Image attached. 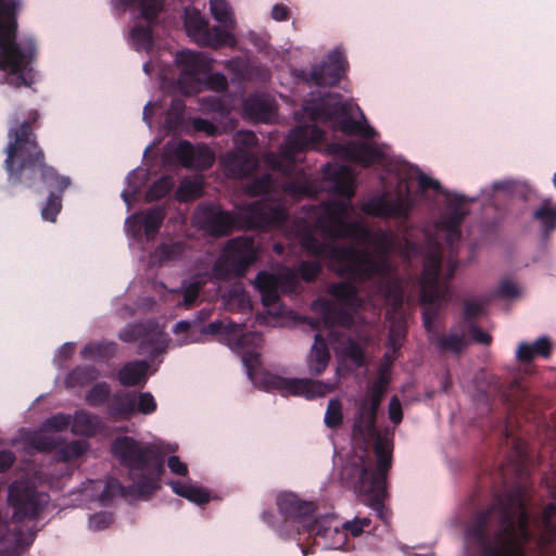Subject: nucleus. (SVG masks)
Segmentation results:
<instances>
[{
  "label": "nucleus",
  "mask_w": 556,
  "mask_h": 556,
  "mask_svg": "<svg viewBox=\"0 0 556 556\" xmlns=\"http://www.w3.org/2000/svg\"><path fill=\"white\" fill-rule=\"evenodd\" d=\"M352 206L345 202L309 208L295 225L294 235L313 255L329 258L330 267L354 282L383 276L384 254L392 249L391 233H370L351 222Z\"/></svg>",
  "instance_id": "1"
},
{
  "label": "nucleus",
  "mask_w": 556,
  "mask_h": 556,
  "mask_svg": "<svg viewBox=\"0 0 556 556\" xmlns=\"http://www.w3.org/2000/svg\"><path fill=\"white\" fill-rule=\"evenodd\" d=\"M9 136L13 141L8 144L4 166L10 176L15 175L18 179L24 170L38 168L48 187L62 191L70 186L67 177L60 176L45 163V154L33 138L31 128L27 122L11 129Z\"/></svg>",
  "instance_id": "2"
},
{
  "label": "nucleus",
  "mask_w": 556,
  "mask_h": 556,
  "mask_svg": "<svg viewBox=\"0 0 556 556\" xmlns=\"http://www.w3.org/2000/svg\"><path fill=\"white\" fill-rule=\"evenodd\" d=\"M21 3L17 0H0V70H10V84L20 87L33 83V49L23 51L16 43V12Z\"/></svg>",
  "instance_id": "3"
},
{
  "label": "nucleus",
  "mask_w": 556,
  "mask_h": 556,
  "mask_svg": "<svg viewBox=\"0 0 556 556\" xmlns=\"http://www.w3.org/2000/svg\"><path fill=\"white\" fill-rule=\"evenodd\" d=\"M235 220L230 214L224 211L207 208L198 213V219L204 224L214 236L227 235L235 226L254 228L279 224L286 216L285 208L274 206L267 202H255L238 214Z\"/></svg>",
  "instance_id": "4"
},
{
  "label": "nucleus",
  "mask_w": 556,
  "mask_h": 556,
  "mask_svg": "<svg viewBox=\"0 0 556 556\" xmlns=\"http://www.w3.org/2000/svg\"><path fill=\"white\" fill-rule=\"evenodd\" d=\"M374 453L377 458V468L359 457L356 464L359 467V478L355 491L363 496V503L378 511L383 518L382 502L386 496L387 472L392 464V443L387 437H377L374 443Z\"/></svg>",
  "instance_id": "5"
},
{
  "label": "nucleus",
  "mask_w": 556,
  "mask_h": 556,
  "mask_svg": "<svg viewBox=\"0 0 556 556\" xmlns=\"http://www.w3.org/2000/svg\"><path fill=\"white\" fill-rule=\"evenodd\" d=\"M112 451L121 464L130 469L131 479L138 491L155 488V482L163 471V462L153 447L142 446L136 440L124 437L114 442Z\"/></svg>",
  "instance_id": "6"
},
{
  "label": "nucleus",
  "mask_w": 556,
  "mask_h": 556,
  "mask_svg": "<svg viewBox=\"0 0 556 556\" xmlns=\"http://www.w3.org/2000/svg\"><path fill=\"white\" fill-rule=\"evenodd\" d=\"M527 517L521 507L514 515L505 514L502 530L492 543L483 546L482 556H523L522 545L528 540Z\"/></svg>",
  "instance_id": "7"
},
{
  "label": "nucleus",
  "mask_w": 556,
  "mask_h": 556,
  "mask_svg": "<svg viewBox=\"0 0 556 556\" xmlns=\"http://www.w3.org/2000/svg\"><path fill=\"white\" fill-rule=\"evenodd\" d=\"M440 254L437 249L429 252L425 258L421 276V304L425 309V324L429 326L430 315L434 308L440 307L447 301L448 288L438 281Z\"/></svg>",
  "instance_id": "8"
},
{
  "label": "nucleus",
  "mask_w": 556,
  "mask_h": 556,
  "mask_svg": "<svg viewBox=\"0 0 556 556\" xmlns=\"http://www.w3.org/2000/svg\"><path fill=\"white\" fill-rule=\"evenodd\" d=\"M296 282L295 273L289 268H278L273 273L262 271L255 278V286L261 293L262 302L269 314L282 315L280 312L279 295L290 292Z\"/></svg>",
  "instance_id": "9"
},
{
  "label": "nucleus",
  "mask_w": 556,
  "mask_h": 556,
  "mask_svg": "<svg viewBox=\"0 0 556 556\" xmlns=\"http://www.w3.org/2000/svg\"><path fill=\"white\" fill-rule=\"evenodd\" d=\"M339 376V369L337 370ZM340 379L337 377L333 381H321L313 379H288L280 376L266 374L264 384L266 388L278 390L283 395L304 396L306 399H314L325 396L339 387Z\"/></svg>",
  "instance_id": "10"
},
{
  "label": "nucleus",
  "mask_w": 556,
  "mask_h": 556,
  "mask_svg": "<svg viewBox=\"0 0 556 556\" xmlns=\"http://www.w3.org/2000/svg\"><path fill=\"white\" fill-rule=\"evenodd\" d=\"M323 139V132L315 125L298 126L289 134L285 146L282 147L280 160L277 161L274 155H267L266 162L274 168L287 172L294 162V155Z\"/></svg>",
  "instance_id": "11"
},
{
  "label": "nucleus",
  "mask_w": 556,
  "mask_h": 556,
  "mask_svg": "<svg viewBox=\"0 0 556 556\" xmlns=\"http://www.w3.org/2000/svg\"><path fill=\"white\" fill-rule=\"evenodd\" d=\"M185 27L189 37L195 42L204 46L218 48L232 46L236 40L231 33L219 27L210 29L208 22L195 8H187L185 11Z\"/></svg>",
  "instance_id": "12"
},
{
  "label": "nucleus",
  "mask_w": 556,
  "mask_h": 556,
  "mask_svg": "<svg viewBox=\"0 0 556 556\" xmlns=\"http://www.w3.org/2000/svg\"><path fill=\"white\" fill-rule=\"evenodd\" d=\"M257 256V247L251 238H237L229 241L218 260L215 270L226 267L229 271L241 276Z\"/></svg>",
  "instance_id": "13"
},
{
  "label": "nucleus",
  "mask_w": 556,
  "mask_h": 556,
  "mask_svg": "<svg viewBox=\"0 0 556 556\" xmlns=\"http://www.w3.org/2000/svg\"><path fill=\"white\" fill-rule=\"evenodd\" d=\"M9 502L14 507L13 517L17 520L34 517L48 503L46 493H37L23 482H15L9 491Z\"/></svg>",
  "instance_id": "14"
},
{
  "label": "nucleus",
  "mask_w": 556,
  "mask_h": 556,
  "mask_svg": "<svg viewBox=\"0 0 556 556\" xmlns=\"http://www.w3.org/2000/svg\"><path fill=\"white\" fill-rule=\"evenodd\" d=\"M233 141L237 147L249 148L256 144V136L252 131L242 130L235 135ZM222 163L229 174L242 176L255 167L256 159L245 150L238 148L223 156Z\"/></svg>",
  "instance_id": "15"
},
{
  "label": "nucleus",
  "mask_w": 556,
  "mask_h": 556,
  "mask_svg": "<svg viewBox=\"0 0 556 556\" xmlns=\"http://www.w3.org/2000/svg\"><path fill=\"white\" fill-rule=\"evenodd\" d=\"M176 61L181 70L178 80L181 91L184 93L194 92L199 83L195 76L211 68L210 60L197 52L181 51L177 54Z\"/></svg>",
  "instance_id": "16"
},
{
  "label": "nucleus",
  "mask_w": 556,
  "mask_h": 556,
  "mask_svg": "<svg viewBox=\"0 0 556 556\" xmlns=\"http://www.w3.org/2000/svg\"><path fill=\"white\" fill-rule=\"evenodd\" d=\"M175 155L187 168L205 169L215 162V153L206 146H192L187 141L179 142Z\"/></svg>",
  "instance_id": "17"
},
{
  "label": "nucleus",
  "mask_w": 556,
  "mask_h": 556,
  "mask_svg": "<svg viewBox=\"0 0 556 556\" xmlns=\"http://www.w3.org/2000/svg\"><path fill=\"white\" fill-rule=\"evenodd\" d=\"M412 203L407 198L391 200L387 197L374 198L362 205V211L372 216H403L408 213Z\"/></svg>",
  "instance_id": "18"
},
{
  "label": "nucleus",
  "mask_w": 556,
  "mask_h": 556,
  "mask_svg": "<svg viewBox=\"0 0 556 556\" xmlns=\"http://www.w3.org/2000/svg\"><path fill=\"white\" fill-rule=\"evenodd\" d=\"M261 337L257 333H248L240 338L237 342V348L240 351L242 362L248 370L250 379L254 383H260L261 379V362L260 355L254 350H249L248 345L257 348L261 344Z\"/></svg>",
  "instance_id": "19"
},
{
  "label": "nucleus",
  "mask_w": 556,
  "mask_h": 556,
  "mask_svg": "<svg viewBox=\"0 0 556 556\" xmlns=\"http://www.w3.org/2000/svg\"><path fill=\"white\" fill-rule=\"evenodd\" d=\"M344 71V58L341 52L334 50L328 56V61L316 66L312 71V79L318 86L334 85Z\"/></svg>",
  "instance_id": "20"
},
{
  "label": "nucleus",
  "mask_w": 556,
  "mask_h": 556,
  "mask_svg": "<svg viewBox=\"0 0 556 556\" xmlns=\"http://www.w3.org/2000/svg\"><path fill=\"white\" fill-rule=\"evenodd\" d=\"M352 110V103H342L339 94H328L323 99L321 108L306 105L302 117L312 121H326L331 116H343Z\"/></svg>",
  "instance_id": "21"
},
{
  "label": "nucleus",
  "mask_w": 556,
  "mask_h": 556,
  "mask_svg": "<svg viewBox=\"0 0 556 556\" xmlns=\"http://www.w3.org/2000/svg\"><path fill=\"white\" fill-rule=\"evenodd\" d=\"M387 381L380 377L369 388L366 397L362 401L359 406L361 419L368 426L372 427L376 410L381 403L383 393L386 391Z\"/></svg>",
  "instance_id": "22"
},
{
  "label": "nucleus",
  "mask_w": 556,
  "mask_h": 556,
  "mask_svg": "<svg viewBox=\"0 0 556 556\" xmlns=\"http://www.w3.org/2000/svg\"><path fill=\"white\" fill-rule=\"evenodd\" d=\"M466 214L462 205L450 206L437 224L438 235L450 243L457 241L460 237L458 227Z\"/></svg>",
  "instance_id": "23"
},
{
  "label": "nucleus",
  "mask_w": 556,
  "mask_h": 556,
  "mask_svg": "<svg viewBox=\"0 0 556 556\" xmlns=\"http://www.w3.org/2000/svg\"><path fill=\"white\" fill-rule=\"evenodd\" d=\"M330 362V352L321 334L315 336V341L306 356L307 372L311 376H320Z\"/></svg>",
  "instance_id": "24"
},
{
  "label": "nucleus",
  "mask_w": 556,
  "mask_h": 556,
  "mask_svg": "<svg viewBox=\"0 0 556 556\" xmlns=\"http://www.w3.org/2000/svg\"><path fill=\"white\" fill-rule=\"evenodd\" d=\"M336 152L349 160L356 161L364 166L375 163L380 157V152L375 147L356 142L341 146Z\"/></svg>",
  "instance_id": "25"
},
{
  "label": "nucleus",
  "mask_w": 556,
  "mask_h": 556,
  "mask_svg": "<svg viewBox=\"0 0 556 556\" xmlns=\"http://www.w3.org/2000/svg\"><path fill=\"white\" fill-rule=\"evenodd\" d=\"M325 175L334 182L338 193L342 194L346 200L352 197L354 192V176L348 167L329 164L325 168Z\"/></svg>",
  "instance_id": "26"
},
{
  "label": "nucleus",
  "mask_w": 556,
  "mask_h": 556,
  "mask_svg": "<svg viewBox=\"0 0 556 556\" xmlns=\"http://www.w3.org/2000/svg\"><path fill=\"white\" fill-rule=\"evenodd\" d=\"M245 112L251 118L269 123L276 117V109L271 100L265 97H251L244 103Z\"/></svg>",
  "instance_id": "27"
},
{
  "label": "nucleus",
  "mask_w": 556,
  "mask_h": 556,
  "mask_svg": "<svg viewBox=\"0 0 556 556\" xmlns=\"http://www.w3.org/2000/svg\"><path fill=\"white\" fill-rule=\"evenodd\" d=\"M333 350L340 362H350L355 367H361L365 363L363 348L350 338L339 341Z\"/></svg>",
  "instance_id": "28"
},
{
  "label": "nucleus",
  "mask_w": 556,
  "mask_h": 556,
  "mask_svg": "<svg viewBox=\"0 0 556 556\" xmlns=\"http://www.w3.org/2000/svg\"><path fill=\"white\" fill-rule=\"evenodd\" d=\"M277 505L279 510L287 517L299 518L305 514L312 513L314 506L312 503L301 502L292 493H283L278 496Z\"/></svg>",
  "instance_id": "29"
},
{
  "label": "nucleus",
  "mask_w": 556,
  "mask_h": 556,
  "mask_svg": "<svg viewBox=\"0 0 556 556\" xmlns=\"http://www.w3.org/2000/svg\"><path fill=\"white\" fill-rule=\"evenodd\" d=\"M552 350V343L547 337L538 338L532 344L522 342L519 344L516 355L521 362H530L535 356L548 357Z\"/></svg>",
  "instance_id": "30"
},
{
  "label": "nucleus",
  "mask_w": 556,
  "mask_h": 556,
  "mask_svg": "<svg viewBox=\"0 0 556 556\" xmlns=\"http://www.w3.org/2000/svg\"><path fill=\"white\" fill-rule=\"evenodd\" d=\"M149 364L144 361L126 364L118 372L123 386H137L144 382Z\"/></svg>",
  "instance_id": "31"
},
{
  "label": "nucleus",
  "mask_w": 556,
  "mask_h": 556,
  "mask_svg": "<svg viewBox=\"0 0 556 556\" xmlns=\"http://www.w3.org/2000/svg\"><path fill=\"white\" fill-rule=\"evenodd\" d=\"M150 336L151 340L155 341L156 343H165L166 338L163 329L159 328V326H154L150 333L146 332V329L141 325H128L121 333L119 338L124 342H131L134 340H137L141 337Z\"/></svg>",
  "instance_id": "32"
},
{
  "label": "nucleus",
  "mask_w": 556,
  "mask_h": 556,
  "mask_svg": "<svg viewBox=\"0 0 556 556\" xmlns=\"http://www.w3.org/2000/svg\"><path fill=\"white\" fill-rule=\"evenodd\" d=\"M331 293L340 306L355 308L359 304L356 288L351 282H341L332 286Z\"/></svg>",
  "instance_id": "33"
},
{
  "label": "nucleus",
  "mask_w": 556,
  "mask_h": 556,
  "mask_svg": "<svg viewBox=\"0 0 556 556\" xmlns=\"http://www.w3.org/2000/svg\"><path fill=\"white\" fill-rule=\"evenodd\" d=\"M98 428V419L85 412H77L72 419V431L75 434L91 435L97 432Z\"/></svg>",
  "instance_id": "34"
},
{
  "label": "nucleus",
  "mask_w": 556,
  "mask_h": 556,
  "mask_svg": "<svg viewBox=\"0 0 556 556\" xmlns=\"http://www.w3.org/2000/svg\"><path fill=\"white\" fill-rule=\"evenodd\" d=\"M541 544H547L556 535V506L549 504L543 513Z\"/></svg>",
  "instance_id": "35"
},
{
  "label": "nucleus",
  "mask_w": 556,
  "mask_h": 556,
  "mask_svg": "<svg viewBox=\"0 0 556 556\" xmlns=\"http://www.w3.org/2000/svg\"><path fill=\"white\" fill-rule=\"evenodd\" d=\"M361 121H351L344 118L340 122V129L345 134H357L365 138H371L375 135V130L367 124L365 116L359 111Z\"/></svg>",
  "instance_id": "36"
},
{
  "label": "nucleus",
  "mask_w": 556,
  "mask_h": 556,
  "mask_svg": "<svg viewBox=\"0 0 556 556\" xmlns=\"http://www.w3.org/2000/svg\"><path fill=\"white\" fill-rule=\"evenodd\" d=\"M210 4L211 13L214 18L226 27L225 30L230 33L235 23L228 3L224 0H211Z\"/></svg>",
  "instance_id": "37"
},
{
  "label": "nucleus",
  "mask_w": 556,
  "mask_h": 556,
  "mask_svg": "<svg viewBox=\"0 0 556 556\" xmlns=\"http://www.w3.org/2000/svg\"><path fill=\"white\" fill-rule=\"evenodd\" d=\"M533 217L540 220L545 236H548L556 228V204L551 207L546 202L534 212Z\"/></svg>",
  "instance_id": "38"
},
{
  "label": "nucleus",
  "mask_w": 556,
  "mask_h": 556,
  "mask_svg": "<svg viewBox=\"0 0 556 556\" xmlns=\"http://www.w3.org/2000/svg\"><path fill=\"white\" fill-rule=\"evenodd\" d=\"M45 426L35 432L29 439L30 446L38 451H50L56 445V435L45 431Z\"/></svg>",
  "instance_id": "39"
},
{
  "label": "nucleus",
  "mask_w": 556,
  "mask_h": 556,
  "mask_svg": "<svg viewBox=\"0 0 556 556\" xmlns=\"http://www.w3.org/2000/svg\"><path fill=\"white\" fill-rule=\"evenodd\" d=\"M283 190L292 198L312 197L317 193V187L315 184L307 179L290 182L285 186Z\"/></svg>",
  "instance_id": "40"
},
{
  "label": "nucleus",
  "mask_w": 556,
  "mask_h": 556,
  "mask_svg": "<svg viewBox=\"0 0 556 556\" xmlns=\"http://www.w3.org/2000/svg\"><path fill=\"white\" fill-rule=\"evenodd\" d=\"M203 185L200 179L184 180L177 190V198L180 201H189L202 194Z\"/></svg>",
  "instance_id": "41"
},
{
  "label": "nucleus",
  "mask_w": 556,
  "mask_h": 556,
  "mask_svg": "<svg viewBox=\"0 0 556 556\" xmlns=\"http://www.w3.org/2000/svg\"><path fill=\"white\" fill-rule=\"evenodd\" d=\"M343 414H342V403L339 399H332L329 401L326 413H325V424L329 428L338 427L342 424Z\"/></svg>",
  "instance_id": "42"
},
{
  "label": "nucleus",
  "mask_w": 556,
  "mask_h": 556,
  "mask_svg": "<svg viewBox=\"0 0 556 556\" xmlns=\"http://www.w3.org/2000/svg\"><path fill=\"white\" fill-rule=\"evenodd\" d=\"M42 425L45 426L46 432L55 434V432L65 429L68 425H72V418L67 415L58 414L47 419Z\"/></svg>",
  "instance_id": "43"
},
{
  "label": "nucleus",
  "mask_w": 556,
  "mask_h": 556,
  "mask_svg": "<svg viewBox=\"0 0 556 556\" xmlns=\"http://www.w3.org/2000/svg\"><path fill=\"white\" fill-rule=\"evenodd\" d=\"M164 214L161 210H153L146 214L143 218L144 231L148 237L152 236L161 226Z\"/></svg>",
  "instance_id": "44"
},
{
  "label": "nucleus",
  "mask_w": 556,
  "mask_h": 556,
  "mask_svg": "<svg viewBox=\"0 0 556 556\" xmlns=\"http://www.w3.org/2000/svg\"><path fill=\"white\" fill-rule=\"evenodd\" d=\"M314 308L316 311H321L324 313V321L327 325H333L336 323L341 325H349V318L345 315H340L337 318L331 316V307L327 301H317L314 303Z\"/></svg>",
  "instance_id": "45"
},
{
  "label": "nucleus",
  "mask_w": 556,
  "mask_h": 556,
  "mask_svg": "<svg viewBox=\"0 0 556 556\" xmlns=\"http://www.w3.org/2000/svg\"><path fill=\"white\" fill-rule=\"evenodd\" d=\"M138 8L144 18H154L163 8V0H139Z\"/></svg>",
  "instance_id": "46"
},
{
  "label": "nucleus",
  "mask_w": 556,
  "mask_h": 556,
  "mask_svg": "<svg viewBox=\"0 0 556 556\" xmlns=\"http://www.w3.org/2000/svg\"><path fill=\"white\" fill-rule=\"evenodd\" d=\"M371 523V520L367 517L364 518H354L353 520H348L342 525V530L350 532L353 536H359L366 528H368Z\"/></svg>",
  "instance_id": "47"
},
{
  "label": "nucleus",
  "mask_w": 556,
  "mask_h": 556,
  "mask_svg": "<svg viewBox=\"0 0 556 556\" xmlns=\"http://www.w3.org/2000/svg\"><path fill=\"white\" fill-rule=\"evenodd\" d=\"M61 199L58 195L51 194L48 198L46 206L42 208V218L49 222H54L56 215L61 210Z\"/></svg>",
  "instance_id": "48"
},
{
  "label": "nucleus",
  "mask_w": 556,
  "mask_h": 556,
  "mask_svg": "<svg viewBox=\"0 0 556 556\" xmlns=\"http://www.w3.org/2000/svg\"><path fill=\"white\" fill-rule=\"evenodd\" d=\"M109 388L106 384H96L87 394L86 401L90 405H100L106 401Z\"/></svg>",
  "instance_id": "49"
},
{
  "label": "nucleus",
  "mask_w": 556,
  "mask_h": 556,
  "mask_svg": "<svg viewBox=\"0 0 556 556\" xmlns=\"http://www.w3.org/2000/svg\"><path fill=\"white\" fill-rule=\"evenodd\" d=\"M440 344L442 349L457 353L466 346V340L463 336L451 334L446 338H443L440 341Z\"/></svg>",
  "instance_id": "50"
},
{
  "label": "nucleus",
  "mask_w": 556,
  "mask_h": 556,
  "mask_svg": "<svg viewBox=\"0 0 556 556\" xmlns=\"http://www.w3.org/2000/svg\"><path fill=\"white\" fill-rule=\"evenodd\" d=\"M185 498L197 504H204L208 502L210 494L205 489L189 484Z\"/></svg>",
  "instance_id": "51"
},
{
  "label": "nucleus",
  "mask_w": 556,
  "mask_h": 556,
  "mask_svg": "<svg viewBox=\"0 0 556 556\" xmlns=\"http://www.w3.org/2000/svg\"><path fill=\"white\" fill-rule=\"evenodd\" d=\"M273 188L270 176H265L261 180H256L248 187V192L252 195H260L269 192Z\"/></svg>",
  "instance_id": "52"
},
{
  "label": "nucleus",
  "mask_w": 556,
  "mask_h": 556,
  "mask_svg": "<svg viewBox=\"0 0 556 556\" xmlns=\"http://www.w3.org/2000/svg\"><path fill=\"white\" fill-rule=\"evenodd\" d=\"M137 409L146 415L153 413L156 409V402L153 395L149 392L140 393Z\"/></svg>",
  "instance_id": "53"
},
{
  "label": "nucleus",
  "mask_w": 556,
  "mask_h": 556,
  "mask_svg": "<svg viewBox=\"0 0 556 556\" xmlns=\"http://www.w3.org/2000/svg\"><path fill=\"white\" fill-rule=\"evenodd\" d=\"M173 187V182L168 178H162L156 181L149 191V197L152 199L162 198Z\"/></svg>",
  "instance_id": "54"
},
{
  "label": "nucleus",
  "mask_w": 556,
  "mask_h": 556,
  "mask_svg": "<svg viewBox=\"0 0 556 556\" xmlns=\"http://www.w3.org/2000/svg\"><path fill=\"white\" fill-rule=\"evenodd\" d=\"M87 448V444L85 441H77L70 445H67L62 452L61 457L64 460L74 458L79 456L81 453H84Z\"/></svg>",
  "instance_id": "55"
},
{
  "label": "nucleus",
  "mask_w": 556,
  "mask_h": 556,
  "mask_svg": "<svg viewBox=\"0 0 556 556\" xmlns=\"http://www.w3.org/2000/svg\"><path fill=\"white\" fill-rule=\"evenodd\" d=\"M112 522V518L106 513L94 514L89 519V528L92 530H102L109 527Z\"/></svg>",
  "instance_id": "56"
},
{
  "label": "nucleus",
  "mask_w": 556,
  "mask_h": 556,
  "mask_svg": "<svg viewBox=\"0 0 556 556\" xmlns=\"http://www.w3.org/2000/svg\"><path fill=\"white\" fill-rule=\"evenodd\" d=\"M320 266L317 262L303 263L300 267V274L306 281L313 280L319 273Z\"/></svg>",
  "instance_id": "57"
},
{
  "label": "nucleus",
  "mask_w": 556,
  "mask_h": 556,
  "mask_svg": "<svg viewBox=\"0 0 556 556\" xmlns=\"http://www.w3.org/2000/svg\"><path fill=\"white\" fill-rule=\"evenodd\" d=\"M389 417L394 424H400L402 421V406L396 396L392 397L389 403Z\"/></svg>",
  "instance_id": "58"
},
{
  "label": "nucleus",
  "mask_w": 556,
  "mask_h": 556,
  "mask_svg": "<svg viewBox=\"0 0 556 556\" xmlns=\"http://www.w3.org/2000/svg\"><path fill=\"white\" fill-rule=\"evenodd\" d=\"M170 471L178 476H186L188 473L187 465L177 456H170L167 460Z\"/></svg>",
  "instance_id": "59"
},
{
  "label": "nucleus",
  "mask_w": 556,
  "mask_h": 556,
  "mask_svg": "<svg viewBox=\"0 0 556 556\" xmlns=\"http://www.w3.org/2000/svg\"><path fill=\"white\" fill-rule=\"evenodd\" d=\"M199 291H200L199 282L190 283L186 288L185 293H184V304L186 306H190L198 298Z\"/></svg>",
  "instance_id": "60"
},
{
  "label": "nucleus",
  "mask_w": 556,
  "mask_h": 556,
  "mask_svg": "<svg viewBox=\"0 0 556 556\" xmlns=\"http://www.w3.org/2000/svg\"><path fill=\"white\" fill-rule=\"evenodd\" d=\"M418 185L422 191L427 189H433L438 191L440 189V184L425 174L418 175Z\"/></svg>",
  "instance_id": "61"
},
{
  "label": "nucleus",
  "mask_w": 556,
  "mask_h": 556,
  "mask_svg": "<svg viewBox=\"0 0 556 556\" xmlns=\"http://www.w3.org/2000/svg\"><path fill=\"white\" fill-rule=\"evenodd\" d=\"M193 128L198 131H203L210 136L214 135L216 131V127L213 124L202 118H195L193 121Z\"/></svg>",
  "instance_id": "62"
},
{
  "label": "nucleus",
  "mask_w": 556,
  "mask_h": 556,
  "mask_svg": "<svg viewBox=\"0 0 556 556\" xmlns=\"http://www.w3.org/2000/svg\"><path fill=\"white\" fill-rule=\"evenodd\" d=\"M482 304L478 301H469L465 304V315L468 318L476 317L482 312Z\"/></svg>",
  "instance_id": "63"
},
{
  "label": "nucleus",
  "mask_w": 556,
  "mask_h": 556,
  "mask_svg": "<svg viewBox=\"0 0 556 556\" xmlns=\"http://www.w3.org/2000/svg\"><path fill=\"white\" fill-rule=\"evenodd\" d=\"M404 337V328L401 323L394 325L390 330V341L393 346L400 344Z\"/></svg>",
  "instance_id": "64"
}]
</instances>
